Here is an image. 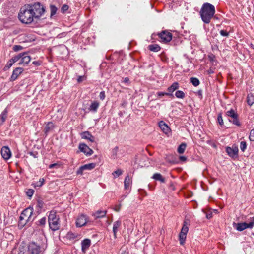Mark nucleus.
Returning a JSON list of instances; mask_svg holds the SVG:
<instances>
[{
    "label": "nucleus",
    "instance_id": "2f4dec72",
    "mask_svg": "<svg viewBox=\"0 0 254 254\" xmlns=\"http://www.w3.org/2000/svg\"><path fill=\"white\" fill-rule=\"evenodd\" d=\"M191 82L194 86H197L199 85L200 82L199 80L195 77H192L190 79Z\"/></svg>",
    "mask_w": 254,
    "mask_h": 254
},
{
    "label": "nucleus",
    "instance_id": "09e8293b",
    "mask_svg": "<svg viewBox=\"0 0 254 254\" xmlns=\"http://www.w3.org/2000/svg\"><path fill=\"white\" fill-rule=\"evenodd\" d=\"M212 216L213 214L212 212L207 214L206 216V218L208 219H211L212 217Z\"/></svg>",
    "mask_w": 254,
    "mask_h": 254
},
{
    "label": "nucleus",
    "instance_id": "3c124183",
    "mask_svg": "<svg viewBox=\"0 0 254 254\" xmlns=\"http://www.w3.org/2000/svg\"><path fill=\"white\" fill-rule=\"evenodd\" d=\"M38 206L39 207L41 208L43 206V202L41 201H38Z\"/></svg>",
    "mask_w": 254,
    "mask_h": 254
},
{
    "label": "nucleus",
    "instance_id": "b1692460",
    "mask_svg": "<svg viewBox=\"0 0 254 254\" xmlns=\"http://www.w3.org/2000/svg\"><path fill=\"white\" fill-rule=\"evenodd\" d=\"M121 226V222L119 221H116L113 224V230L114 234V236L116 237L117 232L118 231V228Z\"/></svg>",
    "mask_w": 254,
    "mask_h": 254
},
{
    "label": "nucleus",
    "instance_id": "20e7f679",
    "mask_svg": "<svg viewBox=\"0 0 254 254\" xmlns=\"http://www.w3.org/2000/svg\"><path fill=\"white\" fill-rule=\"evenodd\" d=\"M33 210L31 207H28L21 213L18 225L20 227H24L28 222L33 221Z\"/></svg>",
    "mask_w": 254,
    "mask_h": 254
},
{
    "label": "nucleus",
    "instance_id": "ddd939ff",
    "mask_svg": "<svg viewBox=\"0 0 254 254\" xmlns=\"http://www.w3.org/2000/svg\"><path fill=\"white\" fill-rule=\"evenodd\" d=\"M79 149L81 152L84 153L86 155H91L93 153V151L84 143L80 144Z\"/></svg>",
    "mask_w": 254,
    "mask_h": 254
},
{
    "label": "nucleus",
    "instance_id": "052dcab7",
    "mask_svg": "<svg viewBox=\"0 0 254 254\" xmlns=\"http://www.w3.org/2000/svg\"><path fill=\"white\" fill-rule=\"evenodd\" d=\"M251 47H252L253 48H254V47H253V45H252V44H251Z\"/></svg>",
    "mask_w": 254,
    "mask_h": 254
},
{
    "label": "nucleus",
    "instance_id": "de8ad7c7",
    "mask_svg": "<svg viewBox=\"0 0 254 254\" xmlns=\"http://www.w3.org/2000/svg\"><path fill=\"white\" fill-rule=\"evenodd\" d=\"M100 98L101 99V100H104L105 98V92L104 91H102L100 93Z\"/></svg>",
    "mask_w": 254,
    "mask_h": 254
},
{
    "label": "nucleus",
    "instance_id": "58836bf2",
    "mask_svg": "<svg viewBox=\"0 0 254 254\" xmlns=\"http://www.w3.org/2000/svg\"><path fill=\"white\" fill-rule=\"evenodd\" d=\"M86 79V76L85 75L79 76L77 78V82L78 83H81L82 81L85 80Z\"/></svg>",
    "mask_w": 254,
    "mask_h": 254
},
{
    "label": "nucleus",
    "instance_id": "1a4fd4ad",
    "mask_svg": "<svg viewBox=\"0 0 254 254\" xmlns=\"http://www.w3.org/2000/svg\"><path fill=\"white\" fill-rule=\"evenodd\" d=\"M28 254H42V250L37 244L31 242L28 246Z\"/></svg>",
    "mask_w": 254,
    "mask_h": 254
},
{
    "label": "nucleus",
    "instance_id": "7ed1b4c3",
    "mask_svg": "<svg viewBox=\"0 0 254 254\" xmlns=\"http://www.w3.org/2000/svg\"><path fill=\"white\" fill-rule=\"evenodd\" d=\"M27 6L30 10L35 19L39 20L45 13V8L43 5L39 2H36L32 4H27Z\"/></svg>",
    "mask_w": 254,
    "mask_h": 254
},
{
    "label": "nucleus",
    "instance_id": "c03bdc74",
    "mask_svg": "<svg viewBox=\"0 0 254 254\" xmlns=\"http://www.w3.org/2000/svg\"><path fill=\"white\" fill-rule=\"evenodd\" d=\"M68 6L67 5L64 4L62 7V11L63 12H65L68 9Z\"/></svg>",
    "mask_w": 254,
    "mask_h": 254
},
{
    "label": "nucleus",
    "instance_id": "c85d7f7f",
    "mask_svg": "<svg viewBox=\"0 0 254 254\" xmlns=\"http://www.w3.org/2000/svg\"><path fill=\"white\" fill-rule=\"evenodd\" d=\"M54 128V125L52 122H48L45 127V131L49 132L50 130Z\"/></svg>",
    "mask_w": 254,
    "mask_h": 254
},
{
    "label": "nucleus",
    "instance_id": "f257e3e1",
    "mask_svg": "<svg viewBox=\"0 0 254 254\" xmlns=\"http://www.w3.org/2000/svg\"><path fill=\"white\" fill-rule=\"evenodd\" d=\"M215 12L214 6L208 3H205L202 5L200 14L202 21L207 24L210 22V20L213 17Z\"/></svg>",
    "mask_w": 254,
    "mask_h": 254
},
{
    "label": "nucleus",
    "instance_id": "e433bc0d",
    "mask_svg": "<svg viewBox=\"0 0 254 254\" xmlns=\"http://www.w3.org/2000/svg\"><path fill=\"white\" fill-rule=\"evenodd\" d=\"M34 192V191L33 190L29 189L27 190L26 191V194L29 197L31 198L33 195Z\"/></svg>",
    "mask_w": 254,
    "mask_h": 254
},
{
    "label": "nucleus",
    "instance_id": "72a5a7b5",
    "mask_svg": "<svg viewBox=\"0 0 254 254\" xmlns=\"http://www.w3.org/2000/svg\"><path fill=\"white\" fill-rule=\"evenodd\" d=\"M247 147V144L245 141H241L240 143V149L242 152H244Z\"/></svg>",
    "mask_w": 254,
    "mask_h": 254
},
{
    "label": "nucleus",
    "instance_id": "412c9836",
    "mask_svg": "<svg viewBox=\"0 0 254 254\" xmlns=\"http://www.w3.org/2000/svg\"><path fill=\"white\" fill-rule=\"evenodd\" d=\"M81 136L83 139L88 140L92 142L94 141V136L88 131H84L81 133Z\"/></svg>",
    "mask_w": 254,
    "mask_h": 254
},
{
    "label": "nucleus",
    "instance_id": "7c9ffc66",
    "mask_svg": "<svg viewBox=\"0 0 254 254\" xmlns=\"http://www.w3.org/2000/svg\"><path fill=\"white\" fill-rule=\"evenodd\" d=\"M95 164L94 163H89L83 166V168H84L85 170H91L95 168Z\"/></svg>",
    "mask_w": 254,
    "mask_h": 254
},
{
    "label": "nucleus",
    "instance_id": "6ab92c4d",
    "mask_svg": "<svg viewBox=\"0 0 254 254\" xmlns=\"http://www.w3.org/2000/svg\"><path fill=\"white\" fill-rule=\"evenodd\" d=\"M91 245V240L88 239L83 240L81 242L82 251L85 253L86 250L89 248Z\"/></svg>",
    "mask_w": 254,
    "mask_h": 254
},
{
    "label": "nucleus",
    "instance_id": "5701e85b",
    "mask_svg": "<svg viewBox=\"0 0 254 254\" xmlns=\"http://www.w3.org/2000/svg\"><path fill=\"white\" fill-rule=\"evenodd\" d=\"M132 184V179L128 176H127L124 181V185L126 189H128Z\"/></svg>",
    "mask_w": 254,
    "mask_h": 254
},
{
    "label": "nucleus",
    "instance_id": "f8f14e48",
    "mask_svg": "<svg viewBox=\"0 0 254 254\" xmlns=\"http://www.w3.org/2000/svg\"><path fill=\"white\" fill-rule=\"evenodd\" d=\"M226 151L229 156L234 157L238 155V148L236 145H233L232 147H227L226 148Z\"/></svg>",
    "mask_w": 254,
    "mask_h": 254
},
{
    "label": "nucleus",
    "instance_id": "5fc2aeb1",
    "mask_svg": "<svg viewBox=\"0 0 254 254\" xmlns=\"http://www.w3.org/2000/svg\"><path fill=\"white\" fill-rule=\"evenodd\" d=\"M21 49V47L20 46H15L13 48V49L15 50V51H17V50H18L19 49Z\"/></svg>",
    "mask_w": 254,
    "mask_h": 254
},
{
    "label": "nucleus",
    "instance_id": "f03ea898",
    "mask_svg": "<svg viewBox=\"0 0 254 254\" xmlns=\"http://www.w3.org/2000/svg\"><path fill=\"white\" fill-rule=\"evenodd\" d=\"M18 18L22 23L25 24H30L34 22L35 19L27 5L20 9L18 14Z\"/></svg>",
    "mask_w": 254,
    "mask_h": 254
},
{
    "label": "nucleus",
    "instance_id": "f704fd0d",
    "mask_svg": "<svg viewBox=\"0 0 254 254\" xmlns=\"http://www.w3.org/2000/svg\"><path fill=\"white\" fill-rule=\"evenodd\" d=\"M66 237L68 239H73L76 237V236L72 232H68L66 235Z\"/></svg>",
    "mask_w": 254,
    "mask_h": 254
},
{
    "label": "nucleus",
    "instance_id": "4c0bfd02",
    "mask_svg": "<svg viewBox=\"0 0 254 254\" xmlns=\"http://www.w3.org/2000/svg\"><path fill=\"white\" fill-rule=\"evenodd\" d=\"M50 10L51 12V15H54L56 14L57 9L56 6L54 5H51L50 6Z\"/></svg>",
    "mask_w": 254,
    "mask_h": 254
},
{
    "label": "nucleus",
    "instance_id": "393cba45",
    "mask_svg": "<svg viewBox=\"0 0 254 254\" xmlns=\"http://www.w3.org/2000/svg\"><path fill=\"white\" fill-rule=\"evenodd\" d=\"M179 87V85L177 82H174L171 86L168 88V90L170 92H173Z\"/></svg>",
    "mask_w": 254,
    "mask_h": 254
},
{
    "label": "nucleus",
    "instance_id": "0eeeda50",
    "mask_svg": "<svg viewBox=\"0 0 254 254\" xmlns=\"http://www.w3.org/2000/svg\"><path fill=\"white\" fill-rule=\"evenodd\" d=\"M89 222V219L87 215L83 214L78 215L76 220V226L82 227L87 225Z\"/></svg>",
    "mask_w": 254,
    "mask_h": 254
},
{
    "label": "nucleus",
    "instance_id": "473e14b6",
    "mask_svg": "<svg viewBox=\"0 0 254 254\" xmlns=\"http://www.w3.org/2000/svg\"><path fill=\"white\" fill-rule=\"evenodd\" d=\"M7 110L5 109L1 113L0 115V117L1 119L2 123H3L7 117Z\"/></svg>",
    "mask_w": 254,
    "mask_h": 254
},
{
    "label": "nucleus",
    "instance_id": "4468645a",
    "mask_svg": "<svg viewBox=\"0 0 254 254\" xmlns=\"http://www.w3.org/2000/svg\"><path fill=\"white\" fill-rule=\"evenodd\" d=\"M160 128L167 136H169L171 135V130L170 128L162 121H160Z\"/></svg>",
    "mask_w": 254,
    "mask_h": 254
},
{
    "label": "nucleus",
    "instance_id": "49530a36",
    "mask_svg": "<svg viewBox=\"0 0 254 254\" xmlns=\"http://www.w3.org/2000/svg\"><path fill=\"white\" fill-rule=\"evenodd\" d=\"M85 170L84 168H83V166H81V167H80V168L79 169V170L77 171V173L78 174L82 175V173H83V170Z\"/></svg>",
    "mask_w": 254,
    "mask_h": 254
},
{
    "label": "nucleus",
    "instance_id": "9d476101",
    "mask_svg": "<svg viewBox=\"0 0 254 254\" xmlns=\"http://www.w3.org/2000/svg\"><path fill=\"white\" fill-rule=\"evenodd\" d=\"M226 115L228 117L231 118L232 120L229 119L230 122H232L234 124L238 126H240V123L238 119V115L233 109H231L229 111H228L226 113Z\"/></svg>",
    "mask_w": 254,
    "mask_h": 254
},
{
    "label": "nucleus",
    "instance_id": "a19ab883",
    "mask_svg": "<svg viewBox=\"0 0 254 254\" xmlns=\"http://www.w3.org/2000/svg\"><path fill=\"white\" fill-rule=\"evenodd\" d=\"M249 139L251 141H254V129H252L250 133Z\"/></svg>",
    "mask_w": 254,
    "mask_h": 254
},
{
    "label": "nucleus",
    "instance_id": "c756f323",
    "mask_svg": "<svg viewBox=\"0 0 254 254\" xmlns=\"http://www.w3.org/2000/svg\"><path fill=\"white\" fill-rule=\"evenodd\" d=\"M175 96L177 98L183 99L185 97V93L181 90H178L175 93Z\"/></svg>",
    "mask_w": 254,
    "mask_h": 254
},
{
    "label": "nucleus",
    "instance_id": "6e6552de",
    "mask_svg": "<svg viewBox=\"0 0 254 254\" xmlns=\"http://www.w3.org/2000/svg\"><path fill=\"white\" fill-rule=\"evenodd\" d=\"M236 229L238 231H242L247 228H252L254 225V217L251 218V221L249 223H238L235 224Z\"/></svg>",
    "mask_w": 254,
    "mask_h": 254
},
{
    "label": "nucleus",
    "instance_id": "8fccbe9b",
    "mask_svg": "<svg viewBox=\"0 0 254 254\" xmlns=\"http://www.w3.org/2000/svg\"><path fill=\"white\" fill-rule=\"evenodd\" d=\"M179 159L181 161H183V162H185L187 160L186 157L184 156H180Z\"/></svg>",
    "mask_w": 254,
    "mask_h": 254
},
{
    "label": "nucleus",
    "instance_id": "c9c22d12",
    "mask_svg": "<svg viewBox=\"0 0 254 254\" xmlns=\"http://www.w3.org/2000/svg\"><path fill=\"white\" fill-rule=\"evenodd\" d=\"M149 49L150 51L153 52H157L158 51L157 45H151L149 46Z\"/></svg>",
    "mask_w": 254,
    "mask_h": 254
},
{
    "label": "nucleus",
    "instance_id": "79ce46f5",
    "mask_svg": "<svg viewBox=\"0 0 254 254\" xmlns=\"http://www.w3.org/2000/svg\"><path fill=\"white\" fill-rule=\"evenodd\" d=\"M122 174V171L121 170H118L114 172V174L115 177H118Z\"/></svg>",
    "mask_w": 254,
    "mask_h": 254
},
{
    "label": "nucleus",
    "instance_id": "bf43d9fd",
    "mask_svg": "<svg viewBox=\"0 0 254 254\" xmlns=\"http://www.w3.org/2000/svg\"><path fill=\"white\" fill-rule=\"evenodd\" d=\"M214 212H215V213H217V210H214Z\"/></svg>",
    "mask_w": 254,
    "mask_h": 254
},
{
    "label": "nucleus",
    "instance_id": "f3484780",
    "mask_svg": "<svg viewBox=\"0 0 254 254\" xmlns=\"http://www.w3.org/2000/svg\"><path fill=\"white\" fill-rule=\"evenodd\" d=\"M20 58V56H15L13 58L10 59L5 65L4 69L7 70L9 69L12 66L14 63L19 60Z\"/></svg>",
    "mask_w": 254,
    "mask_h": 254
},
{
    "label": "nucleus",
    "instance_id": "ea45409f",
    "mask_svg": "<svg viewBox=\"0 0 254 254\" xmlns=\"http://www.w3.org/2000/svg\"><path fill=\"white\" fill-rule=\"evenodd\" d=\"M218 122H219V124L221 126L223 125V119H222V114L221 113H219L218 116Z\"/></svg>",
    "mask_w": 254,
    "mask_h": 254
},
{
    "label": "nucleus",
    "instance_id": "39448f33",
    "mask_svg": "<svg viewBox=\"0 0 254 254\" xmlns=\"http://www.w3.org/2000/svg\"><path fill=\"white\" fill-rule=\"evenodd\" d=\"M59 218L54 211H51L48 216V222L50 229L55 231L59 229Z\"/></svg>",
    "mask_w": 254,
    "mask_h": 254
},
{
    "label": "nucleus",
    "instance_id": "9b49d317",
    "mask_svg": "<svg viewBox=\"0 0 254 254\" xmlns=\"http://www.w3.org/2000/svg\"><path fill=\"white\" fill-rule=\"evenodd\" d=\"M172 39V34L168 31H163L160 33V42L167 43Z\"/></svg>",
    "mask_w": 254,
    "mask_h": 254
},
{
    "label": "nucleus",
    "instance_id": "4d7b16f0",
    "mask_svg": "<svg viewBox=\"0 0 254 254\" xmlns=\"http://www.w3.org/2000/svg\"><path fill=\"white\" fill-rule=\"evenodd\" d=\"M159 179H160V181H161L162 182H163L164 181V179L162 177V176L160 175Z\"/></svg>",
    "mask_w": 254,
    "mask_h": 254
},
{
    "label": "nucleus",
    "instance_id": "13d9d810",
    "mask_svg": "<svg viewBox=\"0 0 254 254\" xmlns=\"http://www.w3.org/2000/svg\"><path fill=\"white\" fill-rule=\"evenodd\" d=\"M122 254H128L127 252H124Z\"/></svg>",
    "mask_w": 254,
    "mask_h": 254
},
{
    "label": "nucleus",
    "instance_id": "864d4df0",
    "mask_svg": "<svg viewBox=\"0 0 254 254\" xmlns=\"http://www.w3.org/2000/svg\"><path fill=\"white\" fill-rule=\"evenodd\" d=\"M33 64L39 66L40 65V62L39 61H34Z\"/></svg>",
    "mask_w": 254,
    "mask_h": 254
},
{
    "label": "nucleus",
    "instance_id": "a211bd4d",
    "mask_svg": "<svg viewBox=\"0 0 254 254\" xmlns=\"http://www.w3.org/2000/svg\"><path fill=\"white\" fill-rule=\"evenodd\" d=\"M23 72V69L20 67H17L15 68L12 72V74L10 77V80L11 81H14L18 76Z\"/></svg>",
    "mask_w": 254,
    "mask_h": 254
},
{
    "label": "nucleus",
    "instance_id": "bb28decb",
    "mask_svg": "<svg viewBox=\"0 0 254 254\" xmlns=\"http://www.w3.org/2000/svg\"><path fill=\"white\" fill-rule=\"evenodd\" d=\"M45 182V180L43 178L39 179V181L36 183H33V186L34 188L41 187L43 186Z\"/></svg>",
    "mask_w": 254,
    "mask_h": 254
},
{
    "label": "nucleus",
    "instance_id": "37998d69",
    "mask_svg": "<svg viewBox=\"0 0 254 254\" xmlns=\"http://www.w3.org/2000/svg\"><path fill=\"white\" fill-rule=\"evenodd\" d=\"M46 218L43 217L39 220V223L40 225H44L46 223Z\"/></svg>",
    "mask_w": 254,
    "mask_h": 254
},
{
    "label": "nucleus",
    "instance_id": "cd10ccee",
    "mask_svg": "<svg viewBox=\"0 0 254 254\" xmlns=\"http://www.w3.org/2000/svg\"><path fill=\"white\" fill-rule=\"evenodd\" d=\"M186 148V144L185 143H182L179 145L177 151L179 154H182L184 152Z\"/></svg>",
    "mask_w": 254,
    "mask_h": 254
},
{
    "label": "nucleus",
    "instance_id": "4be33fe9",
    "mask_svg": "<svg viewBox=\"0 0 254 254\" xmlns=\"http://www.w3.org/2000/svg\"><path fill=\"white\" fill-rule=\"evenodd\" d=\"M99 104H100L99 102L93 101V102H92L89 108V111L96 112L99 106Z\"/></svg>",
    "mask_w": 254,
    "mask_h": 254
},
{
    "label": "nucleus",
    "instance_id": "423d86ee",
    "mask_svg": "<svg viewBox=\"0 0 254 254\" xmlns=\"http://www.w3.org/2000/svg\"><path fill=\"white\" fill-rule=\"evenodd\" d=\"M188 225L189 224L185 221L181 230V232L179 233V240L180 244L181 245H183L186 241L187 234L189 231Z\"/></svg>",
    "mask_w": 254,
    "mask_h": 254
},
{
    "label": "nucleus",
    "instance_id": "2eb2a0df",
    "mask_svg": "<svg viewBox=\"0 0 254 254\" xmlns=\"http://www.w3.org/2000/svg\"><path fill=\"white\" fill-rule=\"evenodd\" d=\"M1 154L4 160L9 159L11 156V152L9 148L7 146L3 147L1 149Z\"/></svg>",
    "mask_w": 254,
    "mask_h": 254
},
{
    "label": "nucleus",
    "instance_id": "aec40b11",
    "mask_svg": "<svg viewBox=\"0 0 254 254\" xmlns=\"http://www.w3.org/2000/svg\"><path fill=\"white\" fill-rule=\"evenodd\" d=\"M107 214L106 210H99L92 214V216L95 219L101 218L104 217Z\"/></svg>",
    "mask_w": 254,
    "mask_h": 254
},
{
    "label": "nucleus",
    "instance_id": "a18cd8bd",
    "mask_svg": "<svg viewBox=\"0 0 254 254\" xmlns=\"http://www.w3.org/2000/svg\"><path fill=\"white\" fill-rule=\"evenodd\" d=\"M220 34L223 36H228V33L225 30H222L220 31Z\"/></svg>",
    "mask_w": 254,
    "mask_h": 254
},
{
    "label": "nucleus",
    "instance_id": "a878e982",
    "mask_svg": "<svg viewBox=\"0 0 254 254\" xmlns=\"http://www.w3.org/2000/svg\"><path fill=\"white\" fill-rule=\"evenodd\" d=\"M247 103L250 106L254 103V96L251 93L249 94L247 96Z\"/></svg>",
    "mask_w": 254,
    "mask_h": 254
},
{
    "label": "nucleus",
    "instance_id": "dca6fc26",
    "mask_svg": "<svg viewBox=\"0 0 254 254\" xmlns=\"http://www.w3.org/2000/svg\"><path fill=\"white\" fill-rule=\"evenodd\" d=\"M17 56H20L19 60H20L19 64H28L31 58L27 54H23L22 55L19 54Z\"/></svg>",
    "mask_w": 254,
    "mask_h": 254
},
{
    "label": "nucleus",
    "instance_id": "6e6d98bb",
    "mask_svg": "<svg viewBox=\"0 0 254 254\" xmlns=\"http://www.w3.org/2000/svg\"><path fill=\"white\" fill-rule=\"evenodd\" d=\"M57 165V163H54V164H51L49 165V168H52L56 166Z\"/></svg>",
    "mask_w": 254,
    "mask_h": 254
},
{
    "label": "nucleus",
    "instance_id": "603ef678",
    "mask_svg": "<svg viewBox=\"0 0 254 254\" xmlns=\"http://www.w3.org/2000/svg\"><path fill=\"white\" fill-rule=\"evenodd\" d=\"M153 178H154L155 180H159V174H155L153 176Z\"/></svg>",
    "mask_w": 254,
    "mask_h": 254
}]
</instances>
